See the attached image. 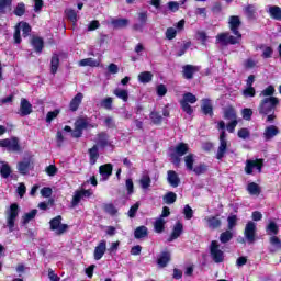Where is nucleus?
Segmentation results:
<instances>
[{
    "mask_svg": "<svg viewBox=\"0 0 281 281\" xmlns=\"http://www.w3.org/2000/svg\"><path fill=\"white\" fill-rule=\"evenodd\" d=\"M190 47H192V42H186L177 53L178 58H181V56H183L188 49H190Z\"/></svg>",
    "mask_w": 281,
    "mask_h": 281,
    "instance_id": "e2e57ef3",
    "label": "nucleus"
},
{
    "mask_svg": "<svg viewBox=\"0 0 281 281\" xmlns=\"http://www.w3.org/2000/svg\"><path fill=\"white\" fill-rule=\"evenodd\" d=\"M196 95H194L192 92L184 93L180 100V106L183 113H187V115H192V113H194V109H192L190 104H196Z\"/></svg>",
    "mask_w": 281,
    "mask_h": 281,
    "instance_id": "39448f33",
    "label": "nucleus"
},
{
    "mask_svg": "<svg viewBox=\"0 0 281 281\" xmlns=\"http://www.w3.org/2000/svg\"><path fill=\"white\" fill-rule=\"evenodd\" d=\"M125 188H126L128 196H131V194L135 193V184L133 183V179H131V178L126 179Z\"/></svg>",
    "mask_w": 281,
    "mask_h": 281,
    "instance_id": "680f3d73",
    "label": "nucleus"
},
{
    "mask_svg": "<svg viewBox=\"0 0 281 281\" xmlns=\"http://www.w3.org/2000/svg\"><path fill=\"white\" fill-rule=\"evenodd\" d=\"M18 170H19L20 175H27V172H30V160L20 161L18 164Z\"/></svg>",
    "mask_w": 281,
    "mask_h": 281,
    "instance_id": "a18cd8bd",
    "label": "nucleus"
},
{
    "mask_svg": "<svg viewBox=\"0 0 281 281\" xmlns=\"http://www.w3.org/2000/svg\"><path fill=\"white\" fill-rule=\"evenodd\" d=\"M240 25L243 22L240 21V16L232 15L228 20V27L233 35L229 32L218 33L216 35V42L221 43V45H238L243 40V34L240 33Z\"/></svg>",
    "mask_w": 281,
    "mask_h": 281,
    "instance_id": "f257e3e1",
    "label": "nucleus"
},
{
    "mask_svg": "<svg viewBox=\"0 0 281 281\" xmlns=\"http://www.w3.org/2000/svg\"><path fill=\"white\" fill-rule=\"evenodd\" d=\"M99 172L101 177L106 181V179H109V177L113 175V165L112 164L101 165L99 167Z\"/></svg>",
    "mask_w": 281,
    "mask_h": 281,
    "instance_id": "bb28decb",
    "label": "nucleus"
},
{
    "mask_svg": "<svg viewBox=\"0 0 281 281\" xmlns=\"http://www.w3.org/2000/svg\"><path fill=\"white\" fill-rule=\"evenodd\" d=\"M280 104V99L277 97L263 98L258 106L259 115H269L276 113V108Z\"/></svg>",
    "mask_w": 281,
    "mask_h": 281,
    "instance_id": "7ed1b4c3",
    "label": "nucleus"
},
{
    "mask_svg": "<svg viewBox=\"0 0 281 281\" xmlns=\"http://www.w3.org/2000/svg\"><path fill=\"white\" fill-rule=\"evenodd\" d=\"M103 210L106 214H110V216H115V214H117V209L113 203L104 204Z\"/></svg>",
    "mask_w": 281,
    "mask_h": 281,
    "instance_id": "3c124183",
    "label": "nucleus"
},
{
    "mask_svg": "<svg viewBox=\"0 0 281 281\" xmlns=\"http://www.w3.org/2000/svg\"><path fill=\"white\" fill-rule=\"evenodd\" d=\"M154 229L156 234H162V232L166 229V221L161 217L157 218L154 223Z\"/></svg>",
    "mask_w": 281,
    "mask_h": 281,
    "instance_id": "4c0bfd02",
    "label": "nucleus"
},
{
    "mask_svg": "<svg viewBox=\"0 0 281 281\" xmlns=\"http://www.w3.org/2000/svg\"><path fill=\"white\" fill-rule=\"evenodd\" d=\"M189 151H190V146L188 145V143H178L173 150V153L180 157L188 155Z\"/></svg>",
    "mask_w": 281,
    "mask_h": 281,
    "instance_id": "cd10ccee",
    "label": "nucleus"
},
{
    "mask_svg": "<svg viewBox=\"0 0 281 281\" xmlns=\"http://www.w3.org/2000/svg\"><path fill=\"white\" fill-rule=\"evenodd\" d=\"M170 260H172V255L170 254V250L166 248L159 254L157 265L160 267V269H165V267H168Z\"/></svg>",
    "mask_w": 281,
    "mask_h": 281,
    "instance_id": "4468645a",
    "label": "nucleus"
},
{
    "mask_svg": "<svg viewBox=\"0 0 281 281\" xmlns=\"http://www.w3.org/2000/svg\"><path fill=\"white\" fill-rule=\"evenodd\" d=\"M243 95L244 98H256V88L247 86V88L243 90Z\"/></svg>",
    "mask_w": 281,
    "mask_h": 281,
    "instance_id": "13d9d810",
    "label": "nucleus"
},
{
    "mask_svg": "<svg viewBox=\"0 0 281 281\" xmlns=\"http://www.w3.org/2000/svg\"><path fill=\"white\" fill-rule=\"evenodd\" d=\"M31 45L36 54H43V49H45V41L43 37L33 36L31 40Z\"/></svg>",
    "mask_w": 281,
    "mask_h": 281,
    "instance_id": "a211bd4d",
    "label": "nucleus"
},
{
    "mask_svg": "<svg viewBox=\"0 0 281 281\" xmlns=\"http://www.w3.org/2000/svg\"><path fill=\"white\" fill-rule=\"evenodd\" d=\"M224 120H238V115L236 114V109L229 105L224 110Z\"/></svg>",
    "mask_w": 281,
    "mask_h": 281,
    "instance_id": "473e14b6",
    "label": "nucleus"
},
{
    "mask_svg": "<svg viewBox=\"0 0 281 281\" xmlns=\"http://www.w3.org/2000/svg\"><path fill=\"white\" fill-rule=\"evenodd\" d=\"M139 202H136L134 205H132L127 212V216L130 218H135V216H137V212L139 210Z\"/></svg>",
    "mask_w": 281,
    "mask_h": 281,
    "instance_id": "052dcab7",
    "label": "nucleus"
},
{
    "mask_svg": "<svg viewBox=\"0 0 281 281\" xmlns=\"http://www.w3.org/2000/svg\"><path fill=\"white\" fill-rule=\"evenodd\" d=\"M265 167V159L257 158L255 160L247 159L246 166H245V172L246 175H254V168L257 170V172H262V168Z\"/></svg>",
    "mask_w": 281,
    "mask_h": 281,
    "instance_id": "9d476101",
    "label": "nucleus"
},
{
    "mask_svg": "<svg viewBox=\"0 0 281 281\" xmlns=\"http://www.w3.org/2000/svg\"><path fill=\"white\" fill-rule=\"evenodd\" d=\"M266 233L268 234V236H271L269 238V243L274 248L271 251H280L281 240L278 237V234H280V226H278V223H276L274 221H270L266 226Z\"/></svg>",
    "mask_w": 281,
    "mask_h": 281,
    "instance_id": "f03ea898",
    "label": "nucleus"
},
{
    "mask_svg": "<svg viewBox=\"0 0 281 281\" xmlns=\"http://www.w3.org/2000/svg\"><path fill=\"white\" fill-rule=\"evenodd\" d=\"M210 256L215 265H221L225 261V252L221 250V244L216 240H212L210 245Z\"/></svg>",
    "mask_w": 281,
    "mask_h": 281,
    "instance_id": "423d86ee",
    "label": "nucleus"
},
{
    "mask_svg": "<svg viewBox=\"0 0 281 281\" xmlns=\"http://www.w3.org/2000/svg\"><path fill=\"white\" fill-rule=\"evenodd\" d=\"M167 181L171 188H179V184L181 183V178H179V175L175 170L167 171Z\"/></svg>",
    "mask_w": 281,
    "mask_h": 281,
    "instance_id": "f3484780",
    "label": "nucleus"
},
{
    "mask_svg": "<svg viewBox=\"0 0 281 281\" xmlns=\"http://www.w3.org/2000/svg\"><path fill=\"white\" fill-rule=\"evenodd\" d=\"M89 196H91V191L89 190L81 189V190L75 191L72 195V200L70 202L71 207H78V205H80V202L83 199H89Z\"/></svg>",
    "mask_w": 281,
    "mask_h": 281,
    "instance_id": "ddd939ff",
    "label": "nucleus"
},
{
    "mask_svg": "<svg viewBox=\"0 0 281 281\" xmlns=\"http://www.w3.org/2000/svg\"><path fill=\"white\" fill-rule=\"evenodd\" d=\"M97 146L100 148H106L111 146V140H109V134H106V132L97 134Z\"/></svg>",
    "mask_w": 281,
    "mask_h": 281,
    "instance_id": "4be33fe9",
    "label": "nucleus"
},
{
    "mask_svg": "<svg viewBox=\"0 0 281 281\" xmlns=\"http://www.w3.org/2000/svg\"><path fill=\"white\" fill-rule=\"evenodd\" d=\"M191 172H194V175H196L198 177L201 175H205V172H207V165H205L204 162L200 164V165L193 167Z\"/></svg>",
    "mask_w": 281,
    "mask_h": 281,
    "instance_id": "de8ad7c7",
    "label": "nucleus"
},
{
    "mask_svg": "<svg viewBox=\"0 0 281 281\" xmlns=\"http://www.w3.org/2000/svg\"><path fill=\"white\" fill-rule=\"evenodd\" d=\"M65 14L70 23H78V13L74 9H66Z\"/></svg>",
    "mask_w": 281,
    "mask_h": 281,
    "instance_id": "c03bdc74",
    "label": "nucleus"
},
{
    "mask_svg": "<svg viewBox=\"0 0 281 281\" xmlns=\"http://www.w3.org/2000/svg\"><path fill=\"white\" fill-rule=\"evenodd\" d=\"M138 80L143 85H148V82L153 81V72L150 71H143L138 75Z\"/></svg>",
    "mask_w": 281,
    "mask_h": 281,
    "instance_id": "58836bf2",
    "label": "nucleus"
},
{
    "mask_svg": "<svg viewBox=\"0 0 281 281\" xmlns=\"http://www.w3.org/2000/svg\"><path fill=\"white\" fill-rule=\"evenodd\" d=\"M12 7V0H0V14H5V9Z\"/></svg>",
    "mask_w": 281,
    "mask_h": 281,
    "instance_id": "0e129e2a",
    "label": "nucleus"
},
{
    "mask_svg": "<svg viewBox=\"0 0 281 281\" xmlns=\"http://www.w3.org/2000/svg\"><path fill=\"white\" fill-rule=\"evenodd\" d=\"M32 113V103L27 99H21L20 103V115L25 117Z\"/></svg>",
    "mask_w": 281,
    "mask_h": 281,
    "instance_id": "5701e85b",
    "label": "nucleus"
},
{
    "mask_svg": "<svg viewBox=\"0 0 281 281\" xmlns=\"http://www.w3.org/2000/svg\"><path fill=\"white\" fill-rule=\"evenodd\" d=\"M45 172L48 175V177H56L58 173V168L55 167V165H49L45 168Z\"/></svg>",
    "mask_w": 281,
    "mask_h": 281,
    "instance_id": "338daca9",
    "label": "nucleus"
},
{
    "mask_svg": "<svg viewBox=\"0 0 281 281\" xmlns=\"http://www.w3.org/2000/svg\"><path fill=\"white\" fill-rule=\"evenodd\" d=\"M0 173H1V177H3V179H8V177L12 175V168H10V165L4 164L0 169Z\"/></svg>",
    "mask_w": 281,
    "mask_h": 281,
    "instance_id": "6e6d98bb",
    "label": "nucleus"
},
{
    "mask_svg": "<svg viewBox=\"0 0 281 281\" xmlns=\"http://www.w3.org/2000/svg\"><path fill=\"white\" fill-rule=\"evenodd\" d=\"M36 214H38V210L36 209H33L29 213H25L22 216V225H27L30 221H34V218H36Z\"/></svg>",
    "mask_w": 281,
    "mask_h": 281,
    "instance_id": "72a5a7b5",
    "label": "nucleus"
},
{
    "mask_svg": "<svg viewBox=\"0 0 281 281\" xmlns=\"http://www.w3.org/2000/svg\"><path fill=\"white\" fill-rule=\"evenodd\" d=\"M58 115H60V110L59 109H55L54 111H49L46 114V123L52 124V121L56 120V117H58Z\"/></svg>",
    "mask_w": 281,
    "mask_h": 281,
    "instance_id": "864d4df0",
    "label": "nucleus"
},
{
    "mask_svg": "<svg viewBox=\"0 0 281 281\" xmlns=\"http://www.w3.org/2000/svg\"><path fill=\"white\" fill-rule=\"evenodd\" d=\"M82 98H85V94L81 92L77 93L69 103V111L76 113L80 109V104H82Z\"/></svg>",
    "mask_w": 281,
    "mask_h": 281,
    "instance_id": "412c9836",
    "label": "nucleus"
},
{
    "mask_svg": "<svg viewBox=\"0 0 281 281\" xmlns=\"http://www.w3.org/2000/svg\"><path fill=\"white\" fill-rule=\"evenodd\" d=\"M139 183L143 190H148V188H150V183H153V180L150 179V176L145 175L139 179Z\"/></svg>",
    "mask_w": 281,
    "mask_h": 281,
    "instance_id": "49530a36",
    "label": "nucleus"
},
{
    "mask_svg": "<svg viewBox=\"0 0 281 281\" xmlns=\"http://www.w3.org/2000/svg\"><path fill=\"white\" fill-rule=\"evenodd\" d=\"M247 192L251 195V196H258L260 195V192H262V190L260 189V186H258V183L256 182H250L247 186Z\"/></svg>",
    "mask_w": 281,
    "mask_h": 281,
    "instance_id": "2f4dec72",
    "label": "nucleus"
},
{
    "mask_svg": "<svg viewBox=\"0 0 281 281\" xmlns=\"http://www.w3.org/2000/svg\"><path fill=\"white\" fill-rule=\"evenodd\" d=\"M13 14H15V16H23L25 14V3H18L13 11Z\"/></svg>",
    "mask_w": 281,
    "mask_h": 281,
    "instance_id": "4d7b16f0",
    "label": "nucleus"
},
{
    "mask_svg": "<svg viewBox=\"0 0 281 281\" xmlns=\"http://www.w3.org/2000/svg\"><path fill=\"white\" fill-rule=\"evenodd\" d=\"M181 234H183V223L177 222L172 228L170 236L167 239V243H172L177 240V238H179Z\"/></svg>",
    "mask_w": 281,
    "mask_h": 281,
    "instance_id": "2eb2a0df",
    "label": "nucleus"
},
{
    "mask_svg": "<svg viewBox=\"0 0 281 281\" xmlns=\"http://www.w3.org/2000/svg\"><path fill=\"white\" fill-rule=\"evenodd\" d=\"M100 109H105V111H113V98L106 97L97 104Z\"/></svg>",
    "mask_w": 281,
    "mask_h": 281,
    "instance_id": "7c9ffc66",
    "label": "nucleus"
},
{
    "mask_svg": "<svg viewBox=\"0 0 281 281\" xmlns=\"http://www.w3.org/2000/svg\"><path fill=\"white\" fill-rule=\"evenodd\" d=\"M58 67H60V57H58V54H53L50 59V74H53V76L58 74Z\"/></svg>",
    "mask_w": 281,
    "mask_h": 281,
    "instance_id": "c756f323",
    "label": "nucleus"
},
{
    "mask_svg": "<svg viewBox=\"0 0 281 281\" xmlns=\"http://www.w3.org/2000/svg\"><path fill=\"white\" fill-rule=\"evenodd\" d=\"M245 12H246V16L248 19H254L255 14H256V8L252 4H248L245 8Z\"/></svg>",
    "mask_w": 281,
    "mask_h": 281,
    "instance_id": "774afa93",
    "label": "nucleus"
},
{
    "mask_svg": "<svg viewBox=\"0 0 281 281\" xmlns=\"http://www.w3.org/2000/svg\"><path fill=\"white\" fill-rule=\"evenodd\" d=\"M205 221L207 223L209 229H218L221 225H223V222L221 221V218H218V215L205 217Z\"/></svg>",
    "mask_w": 281,
    "mask_h": 281,
    "instance_id": "b1692460",
    "label": "nucleus"
},
{
    "mask_svg": "<svg viewBox=\"0 0 281 281\" xmlns=\"http://www.w3.org/2000/svg\"><path fill=\"white\" fill-rule=\"evenodd\" d=\"M270 16L276 21H281V8L278 5L270 7Z\"/></svg>",
    "mask_w": 281,
    "mask_h": 281,
    "instance_id": "37998d69",
    "label": "nucleus"
},
{
    "mask_svg": "<svg viewBox=\"0 0 281 281\" xmlns=\"http://www.w3.org/2000/svg\"><path fill=\"white\" fill-rule=\"evenodd\" d=\"M250 135H251V133L249 132V128H247V127H241L237 132V136L239 137V139H249Z\"/></svg>",
    "mask_w": 281,
    "mask_h": 281,
    "instance_id": "bf43d9fd",
    "label": "nucleus"
},
{
    "mask_svg": "<svg viewBox=\"0 0 281 281\" xmlns=\"http://www.w3.org/2000/svg\"><path fill=\"white\" fill-rule=\"evenodd\" d=\"M104 254H106V240H101L94 248V260H102Z\"/></svg>",
    "mask_w": 281,
    "mask_h": 281,
    "instance_id": "393cba45",
    "label": "nucleus"
},
{
    "mask_svg": "<svg viewBox=\"0 0 281 281\" xmlns=\"http://www.w3.org/2000/svg\"><path fill=\"white\" fill-rule=\"evenodd\" d=\"M201 111L203 115H209L210 117H214V106L212 105V100L203 99Z\"/></svg>",
    "mask_w": 281,
    "mask_h": 281,
    "instance_id": "aec40b11",
    "label": "nucleus"
},
{
    "mask_svg": "<svg viewBox=\"0 0 281 281\" xmlns=\"http://www.w3.org/2000/svg\"><path fill=\"white\" fill-rule=\"evenodd\" d=\"M258 48L259 49H263V52H262V54H261V56L263 57V58H272V56H273V47H271V46H267V45H265V44H261V45H259L258 46Z\"/></svg>",
    "mask_w": 281,
    "mask_h": 281,
    "instance_id": "79ce46f5",
    "label": "nucleus"
},
{
    "mask_svg": "<svg viewBox=\"0 0 281 281\" xmlns=\"http://www.w3.org/2000/svg\"><path fill=\"white\" fill-rule=\"evenodd\" d=\"M164 203L166 205H172L173 203H177V193L169 191L162 196Z\"/></svg>",
    "mask_w": 281,
    "mask_h": 281,
    "instance_id": "c9c22d12",
    "label": "nucleus"
},
{
    "mask_svg": "<svg viewBox=\"0 0 281 281\" xmlns=\"http://www.w3.org/2000/svg\"><path fill=\"white\" fill-rule=\"evenodd\" d=\"M184 166L190 172L194 170V154H189L184 156Z\"/></svg>",
    "mask_w": 281,
    "mask_h": 281,
    "instance_id": "ea45409f",
    "label": "nucleus"
},
{
    "mask_svg": "<svg viewBox=\"0 0 281 281\" xmlns=\"http://www.w3.org/2000/svg\"><path fill=\"white\" fill-rule=\"evenodd\" d=\"M89 128V122L85 117H78L75 122V130L71 128L69 125L64 126V131L66 133H71V137L75 139H80L82 137V132Z\"/></svg>",
    "mask_w": 281,
    "mask_h": 281,
    "instance_id": "20e7f679",
    "label": "nucleus"
},
{
    "mask_svg": "<svg viewBox=\"0 0 281 281\" xmlns=\"http://www.w3.org/2000/svg\"><path fill=\"white\" fill-rule=\"evenodd\" d=\"M111 23L115 30H122L128 26V19H114Z\"/></svg>",
    "mask_w": 281,
    "mask_h": 281,
    "instance_id": "f704fd0d",
    "label": "nucleus"
},
{
    "mask_svg": "<svg viewBox=\"0 0 281 281\" xmlns=\"http://www.w3.org/2000/svg\"><path fill=\"white\" fill-rule=\"evenodd\" d=\"M220 145L216 153V159L218 161H222L225 155L227 154V146H229L227 142V133L225 131H222L220 133Z\"/></svg>",
    "mask_w": 281,
    "mask_h": 281,
    "instance_id": "9b49d317",
    "label": "nucleus"
},
{
    "mask_svg": "<svg viewBox=\"0 0 281 281\" xmlns=\"http://www.w3.org/2000/svg\"><path fill=\"white\" fill-rule=\"evenodd\" d=\"M199 71V67L193 65H184L182 67V76L186 80H192L194 78V74Z\"/></svg>",
    "mask_w": 281,
    "mask_h": 281,
    "instance_id": "6ab92c4d",
    "label": "nucleus"
},
{
    "mask_svg": "<svg viewBox=\"0 0 281 281\" xmlns=\"http://www.w3.org/2000/svg\"><path fill=\"white\" fill-rule=\"evenodd\" d=\"M274 93H276V87L271 85L261 91V95H263V98H273Z\"/></svg>",
    "mask_w": 281,
    "mask_h": 281,
    "instance_id": "5fc2aeb1",
    "label": "nucleus"
},
{
    "mask_svg": "<svg viewBox=\"0 0 281 281\" xmlns=\"http://www.w3.org/2000/svg\"><path fill=\"white\" fill-rule=\"evenodd\" d=\"M256 232H258L256 224L252 221H249L244 229V236L249 245L256 243Z\"/></svg>",
    "mask_w": 281,
    "mask_h": 281,
    "instance_id": "f8f14e48",
    "label": "nucleus"
},
{
    "mask_svg": "<svg viewBox=\"0 0 281 281\" xmlns=\"http://www.w3.org/2000/svg\"><path fill=\"white\" fill-rule=\"evenodd\" d=\"M227 229L232 232L236 225H238V216L237 215H229L227 217Z\"/></svg>",
    "mask_w": 281,
    "mask_h": 281,
    "instance_id": "603ef678",
    "label": "nucleus"
},
{
    "mask_svg": "<svg viewBox=\"0 0 281 281\" xmlns=\"http://www.w3.org/2000/svg\"><path fill=\"white\" fill-rule=\"evenodd\" d=\"M80 67H98V61L93 58H85L79 61Z\"/></svg>",
    "mask_w": 281,
    "mask_h": 281,
    "instance_id": "8fccbe9b",
    "label": "nucleus"
},
{
    "mask_svg": "<svg viewBox=\"0 0 281 281\" xmlns=\"http://www.w3.org/2000/svg\"><path fill=\"white\" fill-rule=\"evenodd\" d=\"M88 155L90 159V165L95 166V164H98V159H100V151L98 145H93L92 148L88 149Z\"/></svg>",
    "mask_w": 281,
    "mask_h": 281,
    "instance_id": "a878e982",
    "label": "nucleus"
},
{
    "mask_svg": "<svg viewBox=\"0 0 281 281\" xmlns=\"http://www.w3.org/2000/svg\"><path fill=\"white\" fill-rule=\"evenodd\" d=\"M114 95H116V98H120V100H123V102H128V91L127 90L115 89Z\"/></svg>",
    "mask_w": 281,
    "mask_h": 281,
    "instance_id": "09e8293b",
    "label": "nucleus"
},
{
    "mask_svg": "<svg viewBox=\"0 0 281 281\" xmlns=\"http://www.w3.org/2000/svg\"><path fill=\"white\" fill-rule=\"evenodd\" d=\"M232 238H234V233H232L229 229L220 234V243H222V245H227Z\"/></svg>",
    "mask_w": 281,
    "mask_h": 281,
    "instance_id": "e433bc0d",
    "label": "nucleus"
},
{
    "mask_svg": "<svg viewBox=\"0 0 281 281\" xmlns=\"http://www.w3.org/2000/svg\"><path fill=\"white\" fill-rule=\"evenodd\" d=\"M0 148H7L8 153H21V144L19 137L0 139Z\"/></svg>",
    "mask_w": 281,
    "mask_h": 281,
    "instance_id": "6e6552de",
    "label": "nucleus"
},
{
    "mask_svg": "<svg viewBox=\"0 0 281 281\" xmlns=\"http://www.w3.org/2000/svg\"><path fill=\"white\" fill-rule=\"evenodd\" d=\"M50 231L55 232L57 236H63L69 229V225L63 224V216L57 215L49 221Z\"/></svg>",
    "mask_w": 281,
    "mask_h": 281,
    "instance_id": "0eeeda50",
    "label": "nucleus"
},
{
    "mask_svg": "<svg viewBox=\"0 0 281 281\" xmlns=\"http://www.w3.org/2000/svg\"><path fill=\"white\" fill-rule=\"evenodd\" d=\"M149 117L153 124H155L156 126L161 125V123L164 122V116H161V114H159V112L157 111L150 112Z\"/></svg>",
    "mask_w": 281,
    "mask_h": 281,
    "instance_id": "a19ab883",
    "label": "nucleus"
},
{
    "mask_svg": "<svg viewBox=\"0 0 281 281\" xmlns=\"http://www.w3.org/2000/svg\"><path fill=\"white\" fill-rule=\"evenodd\" d=\"M146 237H148V227L142 225L135 228L134 238H136V240H142V238Z\"/></svg>",
    "mask_w": 281,
    "mask_h": 281,
    "instance_id": "c85d7f7f",
    "label": "nucleus"
},
{
    "mask_svg": "<svg viewBox=\"0 0 281 281\" xmlns=\"http://www.w3.org/2000/svg\"><path fill=\"white\" fill-rule=\"evenodd\" d=\"M280 134V130L276 125H270L265 128L263 139L265 142H271L273 137Z\"/></svg>",
    "mask_w": 281,
    "mask_h": 281,
    "instance_id": "dca6fc26",
    "label": "nucleus"
},
{
    "mask_svg": "<svg viewBox=\"0 0 281 281\" xmlns=\"http://www.w3.org/2000/svg\"><path fill=\"white\" fill-rule=\"evenodd\" d=\"M18 217H19V204L12 203L10 205V209L8 211V216H7V227H9L10 233L14 232V225L16 223Z\"/></svg>",
    "mask_w": 281,
    "mask_h": 281,
    "instance_id": "1a4fd4ad",
    "label": "nucleus"
},
{
    "mask_svg": "<svg viewBox=\"0 0 281 281\" xmlns=\"http://www.w3.org/2000/svg\"><path fill=\"white\" fill-rule=\"evenodd\" d=\"M243 120H246V122H250L251 116L254 115V110L249 108H245L241 111Z\"/></svg>",
    "mask_w": 281,
    "mask_h": 281,
    "instance_id": "69168bd1",
    "label": "nucleus"
}]
</instances>
